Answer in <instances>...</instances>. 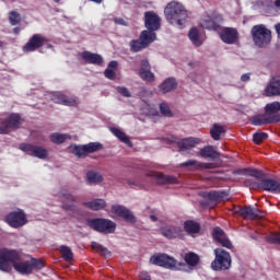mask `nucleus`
<instances>
[{"instance_id": "obj_62", "label": "nucleus", "mask_w": 280, "mask_h": 280, "mask_svg": "<svg viewBox=\"0 0 280 280\" xmlns=\"http://www.w3.org/2000/svg\"><path fill=\"white\" fill-rule=\"evenodd\" d=\"M276 8H280V0H275Z\"/></svg>"}, {"instance_id": "obj_19", "label": "nucleus", "mask_w": 280, "mask_h": 280, "mask_svg": "<svg viewBox=\"0 0 280 280\" xmlns=\"http://www.w3.org/2000/svg\"><path fill=\"white\" fill-rule=\"evenodd\" d=\"M144 26L149 32H158L161 30V18L153 11H147L144 13Z\"/></svg>"}, {"instance_id": "obj_40", "label": "nucleus", "mask_w": 280, "mask_h": 280, "mask_svg": "<svg viewBox=\"0 0 280 280\" xmlns=\"http://www.w3.org/2000/svg\"><path fill=\"white\" fill-rule=\"evenodd\" d=\"M188 36L192 45H195L196 47H200V45H202V42L200 40V32L198 31V28H191L188 33Z\"/></svg>"}, {"instance_id": "obj_35", "label": "nucleus", "mask_w": 280, "mask_h": 280, "mask_svg": "<svg viewBox=\"0 0 280 280\" xmlns=\"http://www.w3.org/2000/svg\"><path fill=\"white\" fill-rule=\"evenodd\" d=\"M161 233L163 237H167V240H174L180 235V229L172 228V226H164L161 229Z\"/></svg>"}, {"instance_id": "obj_18", "label": "nucleus", "mask_w": 280, "mask_h": 280, "mask_svg": "<svg viewBox=\"0 0 280 280\" xmlns=\"http://www.w3.org/2000/svg\"><path fill=\"white\" fill-rule=\"evenodd\" d=\"M235 213H238L245 220H255V218H264V212H260L256 207L246 206L244 208H235Z\"/></svg>"}, {"instance_id": "obj_55", "label": "nucleus", "mask_w": 280, "mask_h": 280, "mask_svg": "<svg viewBox=\"0 0 280 280\" xmlns=\"http://www.w3.org/2000/svg\"><path fill=\"white\" fill-rule=\"evenodd\" d=\"M152 67L150 66V61H148V59L141 61L140 71H150Z\"/></svg>"}, {"instance_id": "obj_54", "label": "nucleus", "mask_w": 280, "mask_h": 280, "mask_svg": "<svg viewBox=\"0 0 280 280\" xmlns=\"http://www.w3.org/2000/svg\"><path fill=\"white\" fill-rule=\"evenodd\" d=\"M104 75H105V78H107V80L119 79V77L117 75V72H115V71H104Z\"/></svg>"}, {"instance_id": "obj_59", "label": "nucleus", "mask_w": 280, "mask_h": 280, "mask_svg": "<svg viewBox=\"0 0 280 280\" xmlns=\"http://www.w3.org/2000/svg\"><path fill=\"white\" fill-rule=\"evenodd\" d=\"M13 34H16V35L21 34V27L13 28Z\"/></svg>"}, {"instance_id": "obj_13", "label": "nucleus", "mask_w": 280, "mask_h": 280, "mask_svg": "<svg viewBox=\"0 0 280 280\" xmlns=\"http://www.w3.org/2000/svg\"><path fill=\"white\" fill-rule=\"evenodd\" d=\"M112 213L115 215L114 218H120L121 220H125V222H129V224H135V222H137V217H135V213H132L126 206H112Z\"/></svg>"}, {"instance_id": "obj_5", "label": "nucleus", "mask_w": 280, "mask_h": 280, "mask_svg": "<svg viewBox=\"0 0 280 280\" xmlns=\"http://www.w3.org/2000/svg\"><path fill=\"white\" fill-rule=\"evenodd\" d=\"M88 226L97 233H102L103 235H110L117 231V223L110 219L104 218L88 219Z\"/></svg>"}, {"instance_id": "obj_1", "label": "nucleus", "mask_w": 280, "mask_h": 280, "mask_svg": "<svg viewBox=\"0 0 280 280\" xmlns=\"http://www.w3.org/2000/svg\"><path fill=\"white\" fill-rule=\"evenodd\" d=\"M20 275H32L34 270H43L45 261L42 259L30 258V256L14 249L0 248V270L10 272L11 265Z\"/></svg>"}, {"instance_id": "obj_42", "label": "nucleus", "mask_w": 280, "mask_h": 280, "mask_svg": "<svg viewBox=\"0 0 280 280\" xmlns=\"http://www.w3.org/2000/svg\"><path fill=\"white\" fill-rule=\"evenodd\" d=\"M129 46H130V51H132V54H138V51H141L147 48L140 37L139 39H132L129 43Z\"/></svg>"}, {"instance_id": "obj_48", "label": "nucleus", "mask_w": 280, "mask_h": 280, "mask_svg": "<svg viewBox=\"0 0 280 280\" xmlns=\"http://www.w3.org/2000/svg\"><path fill=\"white\" fill-rule=\"evenodd\" d=\"M266 242L269 244H279L280 245V233L272 232L268 236H266Z\"/></svg>"}, {"instance_id": "obj_8", "label": "nucleus", "mask_w": 280, "mask_h": 280, "mask_svg": "<svg viewBox=\"0 0 280 280\" xmlns=\"http://www.w3.org/2000/svg\"><path fill=\"white\" fill-rule=\"evenodd\" d=\"M215 259L211 264L213 270H229L231 268V254L229 252L217 248L214 249Z\"/></svg>"}, {"instance_id": "obj_46", "label": "nucleus", "mask_w": 280, "mask_h": 280, "mask_svg": "<svg viewBox=\"0 0 280 280\" xmlns=\"http://www.w3.org/2000/svg\"><path fill=\"white\" fill-rule=\"evenodd\" d=\"M91 246L93 250H96V253H100V255H105V257H108V255H110V252H108V249L104 247V245H100L96 242H92Z\"/></svg>"}, {"instance_id": "obj_37", "label": "nucleus", "mask_w": 280, "mask_h": 280, "mask_svg": "<svg viewBox=\"0 0 280 280\" xmlns=\"http://www.w3.org/2000/svg\"><path fill=\"white\" fill-rule=\"evenodd\" d=\"M224 132H226V129H224V126H221L219 124H214L210 129V135L213 141H220V137H222Z\"/></svg>"}, {"instance_id": "obj_21", "label": "nucleus", "mask_w": 280, "mask_h": 280, "mask_svg": "<svg viewBox=\"0 0 280 280\" xmlns=\"http://www.w3.org/2000/svg\"><path fill=\"white\" fill-rule=\"evenodd\" d=\"M180 167H191L192 172H200L201 170H215L217 165L214 163H203L198 160H187L179 164Z\"/></svg>"}, {"instance_id": "obj_26", "label": "nucleus", "mask_w": 280, "mask_h": 280, "mask_svg": "<svg viewBox=\"0 0 280 280\" xmlns=\"http://www.w3.org/2000/svg\"><path fill=\"white\" fill-rule=\"evenodd\" d=\"M176 86H178L176 79L167 78L158 86V94L166 95V93H172V91H175Z\"/></svg>"}, {"instance_id": "obj_60", "label": "nucleus", "mask_w": 280, "mask_h": 280, "mask_svg": "<svg viewBox=\"0 0 280 280\" xmlns=\"http://www.w3.org/2000/svg\"><path fill=\"white\" fill-rule=\"evenodd\" d=\"M276 32L280 36V23L276 24Z\"/></svg>"}, {"instance_id": "obj_44", "label": "nucleus", "mask_w": 280, "mask_h": 280, "mask_svg": "<svg viewBox=\"0 0 280 280\" xmlns=\"http://www.w3.org/2000/svg\"><path fill=\"white\" fill-rule=\"evenodd\" d=\"M142 113H143V115H147L149 117H154V116L159 115V110L156 109V106H154L152 104H145L142 107Z\"/></svg>"}, {"instance_id": "obj_2", "label": "nucleus", "mask_w": 280, "mask_h": 280, "mask_svg": "<svg viewBox=\"0 0 280 280\" xmlns=\"http://www.w3.org/2000/svg\"><path fill=\"white\" fill-rule=\"evenodd\" d=\"M250 176L256 180L247 179L245 182L249 189H264V191H270V194H280V183L272 178H266L264 172L252 171Z\"/></svg>"}, {"instance_id": "obj_17", "label": "nucleus", "mask_w": 280, "mask_h": 280, "mask_svg": "<svg viewBox=\"0 0 280 280\" xmlns=\"http://www.w3.org/2000/svg\"><path fill=\"white\" fill-rule=\"evenodd\" d=\"M79 56L85 65H94V67H104V57H102V55L100 54L84 50L80 52Z\"/></svg>"}, {"instance_id": "obj_32", "label": "nucleus", "mask_w": 280, "mask_h": 280, "mask_svg": "<svg viewBox=\"0 0 280 280\" xmlns=\"http://www.w3.org/2000/svg\"><path fill=\"white\" fill-rule=\"evenodd\" d=\"M83 207L91 209L92 211H102L106 208V200L104 199H94L92 201L83 202Z\"/></svg>"}, {"instance_id": "obj_39", "label": "nucleus", "mask_w": 280, "mask_h": 280, "mask_svg": "<svg viewBox=\"0 0 280 280\" xmlns=\"http://www.w3.org/2000/svg\"><path fill=\"white\" fill-rule=\"evenodd\" d=\"M59 253L65 261H73V250H71V247L61 245L59 247Z\"/></svg>"}, {"instance_id": "obj_63", "label": "nucleus", "mask_w": 280, "mask_h": 280, "mask_svg": "<svg viewBox=\"0 0 280 280\" xmlns=\"http://www.w3.org/2000/svg\"><path fill=\"white\" fill-rule=\"evenodd\" d=\"M150 219L152 220V222H156V215L152 214Z\"/></svg>"}, {"instance_id": "obj_27", "label": "nucleus", "mask_w": 280, "mask_h": 280, "mask_svg": "<svg viewBox=\"0 0 280 280\" xmlns=\"http://www.w3.org/2000/svg\"><path fill=\"white\" fill-rule=\"evenodd\" d=\"M212 235L214 240L219 242V244H221V246H223L224 248H233V244H231V241L229 240V237H226V234L222 229L214 228Z\"/></svg>"}, {"instance_id": "obj_38", "label": "nucleus", "mask_w": 280, "mask_h": 280, "mask_svg": "<svg viewBox=\"0 0 280 280\" xmlns=\"http://www.w3.org/2000/svg\"><path fill=\"white\" fill-rule=\"evenodd\" d=\"M279 110H280V102L268 103L265 106V113L269 117H272L273 115H278L277 113H279Z\"/></svg>"}, {"instance_id": "obj_9", "label": "nucleus", "mask_w": 280, "mask_h": 280, "mask_svg": "<svg viewBox=\"0 0 280 280\" xmlns=\"http://www.w3.org/2000/svg\"><path fill=\"white\" fill-rule=\"evenodd\" d=\"M49 43V39L45 37L43 34H34L33 36L30 37L27 43L22 47V51L24 54H32L34 51H38L40 47H45Z\"/></svg>"}, {"instance_id": "obj_23", "label": "nucleus", "mask_w": 280, "mask_h": 280, "mask_svg": "<svg viewBox=\"0 0 280 280\" xmlns=\"http://www.w3.org/2000/svg\"><path fill=\"white\" fill-rule=\"evenodd\" d=\"M151 178L156 180L158 185H176L178 179L172 175H163V173L150 172L148 174Z\"/></svg>"}, {"instance_id": "obj_57", "label": "nucleus", "mask_w": 280, "mask_h": 280, "mask_svg": "<svg viewBox=\"0 0 280 280\" xmlns=\"http://www.w3.org/2000/svg\"><path fill=\"white\" fill-rule=\"evenodd\" d=\"M140 279H141V280H152V279L150 278V273H148L147 271H141V272H140Z\"/></svg>"}, {"instance_id": "obj_36", "label": "nucleus", "mask_w": 280, "mask_h": 280, "mask_svg": "<svg viewBox=\"0 0 280 280\" xmlns=\"http://www.w3.org/2000/svg\"><path fill=\"white\" fill-rule=\"evenodd\" d=\"M86 183L89 185H97L100 183H102V180H104V177L102 176V174L95 172V171H89L86 173Z\"/></svg>"}, {"instance_id": "obj_24", "label": "nucleus", "mask_w": 280, "mask_h": 280, "mask_svg": "<svg viewBox=\"0 0 280 280\" xmlns=\"http://www.w3.org/2000/svg\"><path fill=\"white\" fill-rule=\"evenodd\" d=\"M197 156H201V159H209L210 161H220V152H218V148L213 145H206L199 150Z\"/></svg>"}, {"instance_id": "obj_64", "label": "nucleus", "mask_w": 280, "mask_h": 280, "mask_svg": "<svg viewBox=\"0 0 280 280\" xmlns=\"http://www.w3.org/2000/svg\"><path fill=\"white\" fill-rule=\"evenodd\" d=\"M90 1H93V3L100 4V3H102L104 0H90Z\"/></svg>"}, {"instance_id": "obj_20", "label": "nucleus", "mask_w": 280, "mask_h": 280, "mask_svg": "<svg viewBox=\"0 0 280 280\" xmlns=\"http://www.w3.org/2000/svg\"><path fill=\"white\" fill-rule=\"evenodd\" d=\"M219 32H220L221 40L226 45H234V43L237 42V38H240V34L237 33V30L233 27L221 26V30Z\"/></svg>"}, {"instance_id": "obj_50", "label": "nucleus", "mask_w": 280, "mask_h": 280, "mask_svg": "<svg viewBox=\"0 0 280 280\" xmlns=\"http://www.w3.org/2000/svg\"><path fill=\"white\" fill-rule=\"evenodd\" d=\"M254 143H261V141H265V139H268V133L266 132H256L253 135Z\"/></svg>"}, {"instance_id": "obj_43", "label": "nucleus", "mask_w": 280, "mask_h": 280, "mask_svg": "<svg viewBox=\"0 0 280 280\" xmlns=\"http://www.w3.org/2000/svg\"><path fill=\"white\" fill-rule=\"evenodd\" d=\"M85 147V154H93V152H100L102 150V143L100 142H90L84 144Z\"/></svg>"}, {"instance_id": "obj_33", "label": "nucleus", "mask_w": 280, "mask_h": 280, "mask_svg": "<svg viewBox=\"0 0 280 280\" xmlns=\"http://www.w3.org/2000/svg\"><path fill=\"white\" fill-rule=\"evenodd\" d=\"M49 139H50L51 143H55L56 145H60V144L65 143V141H70L71 135L54 132L49 136Z\"/></svg>"}, {"instance_id": "obj_16", "label": "nucleus", "mask_w": 280, "mask_h": 280, "mask_svg": "<svg viewBox=\"0 0 280 280\" xmlns=\"http://www.w3.org/2000/svg\"><path fill=\"white\" fill-rule=\"evenodd\" d=\"M200 143H202V139L189 137L177 141V148L182 153L187 152V154L194 155L192 149L198 148Z\"/></svg>"}, {"instance_id": "obj_14", "label": "nucleus", "mask_w": 280, "mask_h": 280, "mask_svg": "<svg viewBox=\"0 0 280 280\" xmlns=\"http://www.w3.org/2000/svg\"><path fill=\"white\" fill-rule=\"evenodd\" d=\"M20 150L25 152V154H28V156H35L36 159H40L43 161L49 156L47 149L34 144H20Z\"/></svg>"}, {"instance_id": "obj_49", "label": "nucleus", "mask_w": 280, "mask_h": 280, "mask_svg": "<svg viewBox=\"0 0 280 280\" xmlns=\"http://www.w3.org/2000/svg\"><path fill=\"white\" fill-rule=\"evenodd\" d=\"M160 113L164 117H172V115H174L167 103H161L160 104Z\"/></svg>"}, {"instance_id": "obj_22", "label": "nucleus", "mask_w": 280, "mask_h": 280, "mask_svg": "<svg viewBox=\"0 0 280 280\" xmlns=\"http://www.w3.org/2000/svg\"><path fill=\"white\" fill-rule=\"evenodd\" d=\"M252 126H267L268 124H279L280 115L269 116L267 114L254 116L252 119Z\"/></svg>"}, {"instance_id": "obj_61", "label": "nucleus", "mask_w": 280, "mask_h": 280, "mask_svg": "<svg viewBox=\"0 0 280 280\" xmlns=\"http://www.w3.org/2000/svg\"><path fill=\"white\" fill-rule=\"evenodd\" d=\"M127 183L130 187H135V185H137L132 179H128Z\"/></svg>"}, {"instance_id": "obj_4", "label": "nucleus", "mask_w": 280, "mask_h": 280, "mask_svg": "<svg viewBox=\"0 0 280 280\" xmlns=\"http://www.w3.org/2000/svg\"><path fill=\"white\" fill-rule=\"evenodd\" d=\"M252 40L256 47L264 49L272 43V31L265 24H256L250 30Z\"/></svg>"}, {"instance_id": "obj_30", "label": "nucleus", "mask_w": 280, "mask_h": 280, "mask_svg": "<svg viewBox=\"0 0 280 280\" xmlns=\"http://www.w3.org/2000/svg\"><path fill=\"white\" fill-rule=\"evenodd\" d=\"M109 131L112 132V135H114V137L118 138L121 143H125V145L132 148V142L130 141V138L121 129L117 127H110Z\"/></svg>"}, {"instance_id": "obj_15", "label": "nucleus", "mask_w": 280, "mask_h": 280, "mask_svg": "<svg viewBox=\"0 0 280 280\" xmlns=\"http://www.w3.org/2000/svg\"><path fill=\"white\" fill-rule=\"evenodd\" d=\"M50 100L55 104H61V106H78L80 100L77 96H67L62 92H51Z\"/></svg>"}, {"instance_id": "obj_34", "label": "nucleus", "mask_w": 280, "mask_h": 280, "mask_svg": "<svg viewBox=\"0 0 280 280\" xmlns=\"http://www.w3.org/2000/svg\"><path fill=\"white\" fill-rule=\"evenodd\" d=\"M68 150L70 154H73L74 156H78V159H84L86 158V149L84 144H71L68 147Z\"/></svg>"}, {"instance_id": "obj_10", "label": "nucleus", "mask_w": 280, "mask_h": 280, "mask_svg": "<svg viewBox=\"0 0 280 280\" xmlns=\"http://www.w3.org/2000/svg\"><path fill=\"white\" fill-rule=\"evenodd\" d=\"M23 124V118L19 114H11L5 120H0V135H8L11 130H18Z\"/></svg>"}, {"instance_id": "obj_6", "label": "nucleus", "mask_w": 280, "mask_h": 280, "mask_svg": "<svg viewBox=\"0 0 280 280\" xmlns=\"http://www.w3.org/2000/svg\"><path fill=\"white\" fill-rule=\"evenodd\" d=\"M150 264L167 268L168 270H183V266H185V264H178L176 259L167 256V254H155L151 256Z\"/></svg>"}, {"instance_id": "obj_51", "label": "nucleus", "mask_w": 280, "mask_h": 280, "mask_svg": "<svg viewBox=\"0 0 280 280\" xmlns=\"http://www.w3.org/2000/svg\"><path fill=\"white\" fill-rule=\"evenodd\" d=\"M250 172H259V171L255 168H242V170L233 171V174L235 176H246V174L250 176Z\"/></svg>"}, {"instance_id": "obj_25", "label": "nucleus", "mask_w": 280, "mask_h": 280, "mask_svg": "<svg viewBox=\"0 0 280 280\" xmlns=\"http://www.w3.org/2000/svg\"><path fill=\"white\" fill-rule=\"evenodd\" d=\"M267 97H280V77L272 78L265 88Z\"/></svg>"}, {"instance_id": "obj_12", "label": "nucleus", "mask_w": 280, "mask_h": 280, "mask_svg": "<svg viewBox=\"0 0 280 280\" xmlns=\"http://www.w3.org/2000/svg\"><path fill=\"white\" fill-rule=\"evenodd\" d=\"M59 198H61V208L65 211H75L78 207L74 202H78V197L71 192H69L67 189L61 188L59 191Z\"/></svg>"}, {"instance_id": "obj_31", "label": "nucleus", "mask_w": 280, "mask_h": 280, "mask_svg": "<svg viewBox=\"0 0 280 280\" xmlns=\"http://www.w3.org/2000/svg\"><path fill=\"white\" fill-rule=\"evenodd\" d=\"M140 40L144 46L148 48V46L152 45L153 42L156 40V33L154 31H142L139 36Z\"/></svg>"}, {"instance_id": "obj_47", "label": "nucleus", "mask_w": 280, "mask_h": 280, "mask_svg": "<svg viewBox=\"0 0 280 280\" xmlns=\"http://www.w3.org/2000/svg\"><path fill=\"white\" fill-rule=\"evenodd\" d=\"M10 25H19L21 23V14L16 11H11L9 13Z\"/></svg>"}, {"instance_id": "obj_58", "label": "nucleus", "mask_w": 280, "mask_h": 280, "mask_svg": "<svg viewBox=\"0 0 280 280\" xmlns=\"http://www.w3.org/2000/svg\"><path fill=\"white\" fill-rule=\"evenodd\" d=\"M242 82H248V80H250V72L244 73L241 77Z\"/></svg>"}, {"instance_id": "obj_45", "label": "nucleus", "mask_w": 280, "mask_h": 280, "mask_svg": "<svg viewBox=\"0 0 280 280\" xmlns=\"http://www.w3.org/2000/svg\"><path fill=\"white\" fill-rule=\"evenodd\" d=\"M138 75L143 82H154L156 80V77L152 71H139Z\"/></svg>"}, {"instance_id": "obj_11", "label": "nucleus", "mask_w": 280, "mask_h": 280, "mask_svg": "<svg viewBox=\"0 0 280 280\" xmlns=\"http://www.w3.org/2000/svg\"><path fill=\"white\" fill-rule=\"evenodd\" d=\"M5 222L12 229H21L27 224V214L21 209L14 210L5 217Z\"/></svg>"}, {"instance_id": "obj_56", "label": "nucleus", "mask_w": 280, "mask_h": 280, "mask_svg": "<svg viewBox=\"0 0 280 280\" xmlns=\"http://www.w3.org/2000/svg\"><path fill=\"white\" fill-rule=\"evenodd\" d=\"M113 21L116 25H126V20H124V18H114Z\"/></svg>"}, {"instance_id": "obj_3", "label": "nucleus", "mask_w": 280, "mask_h": 280, "mask_svg": "<svg viewBox=\"0 0 280 280\" xmlns=\"http://www.w3.org/2000/svg\"><path fill=\"white\" fill-rule=\"evenodd\" d=\"M164 14L166 21L171 25H177L178 27H184L189 16V13H187V9H185L182 3L176 1H171L166 4L164 9Z\"/></svg>"}, {"instance_id": "obj_7", "label": "nucleus", "mask_w": 280, "mask_h": 280, "mask_svg": "<svg viewBox=\"0 0 280 280\" xmlns=\"http://www.w3.org/2000/svg\"><path fill=\"white\" fill-rule=\"evenodd\" d=\"M224 23V18L220 13H205L201 18L200 25L205 30H210L213 32H220L222 30V24Z\"/></svg>"}, {"instance_id": "obj_53", "label": "nucleus", "mask_w": 280, "mask_h": 280, "mask_svg": "<svg viewBox=\"0 0 280 280\" xmlns=\"http://www.w3.org/2000/svg\"><path fill=\"white\" fill-rule=\"evenodd\" d=\"M118 67H119V62L117 60H112L109 61L105 71H117Z\"/></svg>"}, {"instance_id": "obj_28", "label": "nucleus", "mask_w": 280, "mask_h": 280, "mask_svg": "<svg viewBox=\"0 0 280 280\" xmlns=\"http://www.w3.org/2000/svg\"><path fill=\"white\" fill-rule=\"evenodd\" d=\"M203 198H208L211 202H222V200H229V192L224 190H212L210 192H203Z\"/></svg>"}, {"instance_id": "obj_41", "label": "nucleus", "mask_w": 280, "mask_h": 280, "mask_svg": "<svg viewBox=\"0 0 280 280\" xmlns=\"http://www.w3.org/2000/svg\"><path fill=\"white\" fill-rule=\"evenodd\" d=\"M186 264L190 266L191 268H195V266H198V261H200V257L196 253H188L184 257Z\"/></svg>"}, {"instance_id": "obj_29", "label": "nucleus", "mask_w": 280, "mask_h": 280, "mask_svg": "<svg viewBox=\"0 0 280 280\" xmlns=\"http://www.w3.org/2000/svg\"><path fill=\"white\" fill-rule=\"evenodd\" d=\"M184 231L187 233V235L196 237V235L200 233V223L191 220L186 221L184 222Z\"/></svg>"}, {"instance_id": "obj_52", "label": "nucleus", "mask_w": 280, "mask_h": 280, "mask_svg": "<svg viewBox=\"0 0 280 280\" xmlns=\"http://www.w3.org/2000/svg\"><path fill=\"white\" fill-rule=\"evenodd\" d=\"M116 91H117V93L122 95V97H131V95H132V94H130V91L128 90V88L118 86L116 89Z\"/></svg>"}]
</instances>
